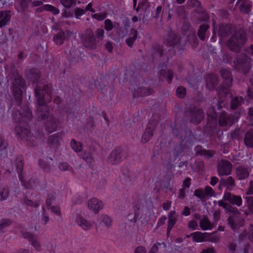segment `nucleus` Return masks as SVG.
<instances>
[{"label": "nucleus", "instance_id": "7ed1b4c3", "mask_svg": "<svg viewBox=\"0 0 253 253\" xmlns=\"http://www.w3.org/2000/svg\"><path fill=\"white\" fill-rule=\"evenodd\" d=\"M123 149L121 147L115 148L111 152L108 161L112 164H116L121 162L123 159Z\"/></svg>", "mask_w": 253, "mask_h": 253}, {"label": "nucleus", "instance_id": "ea45409f", "mask_svg": "<svg viewBox=\"0 0 253 253\" xmlns=\"http://www.w3.org/2000/svg\"><path fill=\"white\" fill-rule=\"evenodd\" d=\"M84 10L83 9H77L75 12V16L77 18H79V17L84 14Z\"/></svg>", "mask_w": 253, "mask_h": 253}, {"label": "nucleus", "instance_id": "6e6d98bb", "mask_svg": "<svg viewBox=\"0 0 253 253\" xmlns=\"http://www.w3.org/2000/svg\"><path fill=\"white\" fill-rule=\"evenodd\" d=\"M248 194H253V183L251 184L250 189L248 192Z\"/></svg>", "mask_w": 253, "mask_h": 253}, {"label": "nucleus", "instance_id": "13d9d810", "mask_svg": "<svg viewBox=\"0 0 253 253\" xmlns=\"http://www.w3.org/2000/svg\"><path fill=\"white\" fill-rule=\"evenodd\" d=\"M227 181L228 183L230 185H233L234 184V180L231 177L228 178Z\"/></svg>", "mask_w": 253, "mask_h": 253}, {"label": "nucleus", "instance_id": "49530a36", "mask_svg": "<svg viewBox=\"0 0 253 253\" xmlns=\"http://www.w3.org/2000/svg\"><path fill=\"white\" fill-rule=\"evenodd\" d=\"M171 206V202L168 201L163 204L164 209L165 210H168Z\"/></svg>", "mask_w": 253, "mask_h": 253}, {"label": "nucleus", "instance_id": "79ce46f5", "mask_svg": "<svg viewBox=\"0 0 253 253\" xmlns=\"http://www.w3.org/2000/svg\"><path fill=\"white\" fill-rule=\"evenodd\" d=\"M163 76L168 78V81L169 82L171 81V80L172 78L173 74H172V72L169 71L168 73H167L166 75H163Z\"/></svg>", "mask_w": 253, "mask_h": 253}, {"label": "nucleus", "instance_id": "052dcab7", "mask_svg": "<svg viewBox=\"0 0 253 253\" xmlns=\"http://www.w3.org/2000/svg\"><path fill=\"white\" fill-rule=\"evenodd\" d=\"M190 2L191 3V4L194 5H197L199 3L198 1H197V0H191Z\"/></svg>", "mask_w": 253, "mask_h": 253}, {"label": "nucleus", "instance_id": "0e129e2a", "mask_svg": "<svg viewBox=\"0 0 253 253\" xmlns=\"http://www.w3.org/2000/svg\"><path fill=\"white\" fill-rule=\"evenodd\" d=\"M249 114L251 115H253V109H252V108L250 109V110H249Z\"/></svg>", "mask_w": 253, "mask_h": 253}, {"label": "nucleus", "instance_id": "bb28decb", "mask_svg": "<svg viewBox=\"0 0 253 253\" xmlns=\"http://www.w3.org/2000/svg\"><path fill=\"white\" fill-rule=\"evenodd\" d=\"M91 16L93 19L101 21L105 18L106 15L105 13H99L93 14Z\"/></svg>", "mask_w": 253, "mask_h": 253}, {"label": "nucleus", "instance_id": "603ef678", "mask_svg": "<svg viewBox=\"0 0 253 253\" xmlns=\"http://www.w3.org/2000/svg\"><path fill=\"white\" fill-rule=\"evenodd\" d=\"M141 94L143 95H148L150 94L149 91H146V89L142 88L141 89Z\"/></svg>", "mask_w": 253, "mask_h": 253}, {"label": "nucleus", "instance_id": "f8f14e48", "mask_svg": "<svg viewBox=\"0 0 253 253\" xmlns=\"http://www.w3.org/2000/svg\"><path fill=\"white\" fill-rule=\"evenodd\" d=\"M24 237L25 238H28L31 241V244L34 247L35 249L38 250L40 248V245L38 241V239L33 236L30 233H27L24 234Z\"/></svg>", "mask_w": 253, "mask_h": 253}, {"label": "nucleus", "instance_id": "aec40b11", "mask_svg": "<svg viewBox=\"0 0 253 253\" xmlns=\"http://www.w3.org/2000/svg\"><path fill=\"white\" fill-rule=\"evenodd\" d=\"M131 34L132 37H129L126 40V42L127 44L129 46H131L133 44V42L135 40L136 37H137V32L135 30H132L131 31Z\"/></svg>", "mask_w": 253, "mask_h": 253}, {"label": "nucleus", "instance_id": "4468645a", "mask_svg": "<svg viewBox=\"0 0 253 253\" xmlns=\"http://www.w3.org/2000/svg\"><path fill=\"white\" fill-rule=\"evenodd\" d=\"M176 221L174 212H170L169 214L168 226L167 233L169 234L171 229L173 227Z\"/></svg>", "mask_w": 253, "mask_h": 253}, {"label": "nucleus", "instance_id": "a211bd4d", "mask_svg": "<svg viewBox=\"0 0 253 253\" xmlns=\"http://www.w3.org/2000/svg\"><path fill=\"white\" fill-rule=\"evenodd\" d=\"M71 146L72 149L77 153L80 152L83 149V145L81 142H77L73 139L71 142Z\"/></svg>", "mask_w": 253, "mask_h": 253}, {"label": "nucleus", "instance_id": "a19ab883", "mask_svg": "<svg viewBox=\"0 0 253 253\" xmlns=\"http://www.w3.org/2000/svg\"><path fill=\"white\" fill-rule=\"evenodd\" d=\"M59 169L62 170H66L68 169L69 166L66 163H63L60 164Z\"/></svg>", "mask_w": 253, "mask_h": 253}, {"label": "nucleus", "instance_id": "de8ad7c7", "mask_svg": "<svg viewBox=\"0 0 253 253\" xmlns=\"http://www.w3.org/2000/svg\"><path fill=\"white\" fill-rule=\"evenodd\" d=\"M80 157H81L82 159L85 160L87 161V158L89 156V154H86V153L83 152V153L80 154Z\"/></svg>", "mask_w": 253, "mask_h": 253}, {"label": "nucleus", "instance_id": "c85d7f7f", "mask_svg": "<svg viewBox=\"0 0 253 253\" xmlns=\"http://www.w3.org/2000/svg\"><path fill=\"white\" fill-rule=\"evenodd\" d=\"M204 192L206 197H211L214 195V193L212 189L209 186H207L205 188Z\"/></svg>", "mask_w": 253, "mask_h": 253}, {"label": "nucleus", "instance_id": "4d7b16f0", "mask_svg": "<svg viewBox=\"0 0 253 253\" xmlns=\"http://www.w3.org/2000/svg\"><path fill=\"white\" fill-rule=\"evenodd\" d=\"M6 144L1 140L0 139V149H4L5 147Z\"/></svg>", "mask_w": 253, "mask_h": 253}, {"label": "nucleus", "instance_id": "2f4dec72", "mask_svg": "<svg viewBox=\"0 0 253 253\" xmlns=\"http://www.w3.org/2000/svg\"><path fill=\"white\" fill-rule=\"evenodd\" d=\"M104 31L102 29H98L96 31V36L99 40H102L103 39Z\"/></svg>", "mask_w": 253, "mask_h": 253}, {"label": "nucleus", "instance_id": "f704fd0d", "mask_svg": "<svg viewBox=\"0 0 253 253\" xmlns=\"http://www.w3.org/2000/svg\"><path fill=\"white\" fill-rule=\"evenodd\" d=\"M105 28L107 31H110L112 29L113 24L110 20L106 19L105 21Z\"/></svg>", "mask_w": 253, "mask_h": 253}, {"label": "nucleus", "instance_id": "4c0bfd02", "mask_svg": "<svg viewBox=\"0 0 253 253\" xmlns=\"http://www.w3.org/2000/svg\"><path fill=\"white\" fill-rule=\"evenodd\" d=\"M146 249L142 246H139L137 247L134 252V253H146Z\"/></svg>", "mask_w": 253, "mask_h": 253}, {"label": "nucleus", "instance_id": "2eb2a0df", "mask_svg": "<svg viewBox=\"0 0 253 253\" xmlns=\"http://www.w3.org/2000/svg\"><path fill=\"white\" fill-rule=\"evenodd\" d=\"M201 228L204 230H211L212 228V224L206 218H203L200 221Z\"/></svg>", "mask_w": 253, "mask_h": 253}, {"label": "nucleus", "instance_id": "a878e982", "mask_svg": "<svg viewBox=\"0 0 253 253\" xmlns=\"http://www.w3.org/2000/svg\"><path fill=\"white\" fill-rule=\"evenodd\" d=\"M64 33L62 32L54 37V40L56 44H61L64 41Z\"/></svg>", "mask_w": 253, "mask_h": 253}, {"label": "nucleus", "instance_id": "f257e3e1", "mask_svg": "<svg viewBox=\"0 0 253 253\" xmlns=\"http://www.w3.org/2000/svg\"><path fill=\"white\" fill-rule=\"evenodd\" d=\"M191 237L193 241L197 243H201L206 241H215L218 239L217 237H213L212 234L208 233H202L201 232L196 231L191 233L187 237Z\"/></svg>", "mask_w": 253, "mask_h": 253}, {"label": "nucleus", "instance_id": "dca6fc26", "mask_svg": "<svg viewBox=\"0 0 253 253\" xmlns=\"http://www.w3.org/2000/svg\"><path fill=\"white\" fill-rule=\"evenodd\" d=\"M244 141L247 146H253V131H250L246 134Z\"/></svg>", "mask_w": 253, "mask_h": 253}, {"label": "nucleus", "instance_id": "c756f323", "mask_svg": "<svg viewBox=\"0 0 253 253\" xmlns=\"http://www.w3.org/2000/svg\"><path fill=\"white\" fill-rule=\"evenodd\" d=\"M242 101V98L241 97H235L234 98L231 103V108L232 109L235 108L237 105Z\"/></svg>", "mask_w": 253, "mask_h": 253}, {"label": "nucleus", "instance_id": "ddd939ff", "mask_svg": "<svg viewBox=\"0 0 253 253\" xmlns=\"http://www.w3.org/2000/svg\"><path fill=\"white\" fill-rule=\"evenodd\" d=\"M237 176L239 179H243L249 175V171L247 169L242 167H239L236 170Z\"/></svg>", "mask_w": 253, "mask_h": 253}, {"label": "nucleus", "instance_id": "c9c22d12", "mask_svg": "<svg viewBox=\"0 0 253 253\" xmlns=\"http://www.w3.org/2000/svg\"><path fill=\"white\" fill-rule=\"evenodd\" d=\"M8 192L6 189H2L0 190V198L2 200H5L8 196Z\"/></svg>", "mask_w": 253, "mask_h": 253}, {"label": "nucleus", "instance_id": "e2e57ef3", "mask_svg": "<svg viewBox=\"0 0 253 253\" xmlns=\"http://www.w3.org/2000/svg\"><path fill=\"white\" fill-rule=\"evenodd\" d=\"M252 235H250V236H249V238L250 240H252L253 241V230H252Z\"/></svg>", "mask_w": 253, "mask_h": 253}, {"label": "nucleus", "instance_id": "0eeeda50", "mask_svg": "<svg viewBox=\"0 0 253 253\" xmlns=\"http://www.w3.org/2000/svg\"><path fill=\"white\" fill-rule=\"evenodd\" d=\"M76 222L84 230H89L93 227V223L91 222L87 221L83 217H78L76 219Z\"/></svg>", "mask_w": 253, "mask_h": 253}, {"label": "nucleus", "instance_id": "cd10ccee", "mask_svg": "<svg viewBox=\"0 0 253 253\" xmlns=\"http://www.w3.org/2000/svg\"><path fill=\"white\" fill-rule=\"evenodd\" d=\"M186 94V90L182 87H179L176 90V95L179 98L183 97Z\"/></svg>", "mask_w": 253, "mask_h": 253}, {"label": "nucleus", "instance_id": "a18cd8bd", "mask_svg": "<svg viewBox=\"0 0 253 253\" xmlns=\"http://www.w3.org/2000/svg\"><path fill=\"white\" fill-rule=\"evenodd\" d=\"M106 49L109 52H111L113 49L112 44L110 42H107L105 44Z\"/></svg>", "mask_w": 253, "mask_h": 253}, {"label": "nucleus", "instance_id": "774afa93", "mask_svg": "<svg viewBox=\"0 0 253 253\" xmlns=\"http://www.w3.org/2000/svg\"><path fill=\"white\" fill-rule=\"evenodd\" d=\"M250 49L252 51V54H253V45H251L250 47Z\"/></svg>", "mask_w": 253, "mask_h": 253}, {"label": "nucleus", "instance_id": "393cba45", "mask_svg": "<svg viewBox=\"0 0 253 253\" xmlns=\"http://www.w3.org/2000/svg\"><path fill=\"white\" fill-rule=\"evenodd\" d=\"M165 247V245L164 243L156 244L152 247L149 253H156L158 250Z\"/></svg>", "mask_w": 253, "mask_h": 253}, {"label": "nucleus", "instance_id": "3c124183", "mask_svg": "<svg viewBox=\"0 0 253 253\" xmlns=\"http://www.w3.org/2000/svg\"><path fill=\"white\" fill-rule=\"evenodd\" d=\"M17 167H18V172H20L22 169V167H23V162H22V160L21 159H20Z\"/></svg>", "mask_w": 253, "mask_h": 253}, {"label": "nucleus", "instance_id": "473e14b6", "mask_svg": "<svg viewBox=\"0 0 253 253\" xmlns=\"http://www.w3.org/2000/svg\"><path fill=\"white\" fill-rule=\"evenodd\" d=\"M219 206L223 207L225 209H226L227 211H229V212H232L233 211V208L232 207H230V206L226 204V203H224L222 201H219L218 202Z\"/></svg>", "mask_w": 253, "mask_h": 253}, {"label": "nucleus", "instance_id": "7c9ffc66", "mask_svg": "<svg viewBox=\"0 0 253 253\" xmlns=\"http://www.w3.org/2000/svg\"><path fill=\"white\" fill-rule=\"evenodd\" d=\"M194 194L201 199H204L206 197L204 191H203L200 189H197L196 190Z\"/></svg>", "mask_w": 253, "mask_h": 253}, {"label": "nucleus", "instance_id": "338daca9", "mask_svg": "<svg viewBox=\"0 0 253 253\" xmlns=\"http://www.w3.org/2000/svg\"><path fill=\"white\" fill-rule=\"evenodd\" d=\"M132 20L133 22H136L137 21V17L135 16V17H133V18H132Z\"/></svg>", "mask_w": 253, "mask_h": 253}, {"label": "nucleus", "instance_id": "9b49d317", "mask_svg": "<svg viewBox=\"0 0 253 253\" xmlns=\"http://www.w3.org/2000/svg\"><path fill=\"white\" fill-rule=\"evenodd\" d=\"M9 12L6 11L0 12V28L6 25L10 20Z\"/></svg>", "mask_w": 253, "mask_h": 253}, {"label": "nucleus", "instance_id": "58836bf2", "mask_svg": "<svg viewBox=\"0 0 253 253\" xmlns=\"http://www.w3.org/2000/svg\"><path fill=\"white\" fill-rule=\"evenodd\" d=\"M188 226L192 229L195 230L198 227V223L194 220L190 221L189 222Z\"/></svg>", "mask_w": 253, "mask_h": 253}, {"label": "nucleus", "instance_id": "f03ea898", "mask_svg": "<svg viewBox=\"0 0 253 253\" xmlns=\"http://www.w3.org/2000/svg\"><path fill=\"white\" fill-rule=\"evenodd\" d=\"M82 40L85 47L92 49L96 47V41L92 31L87 30L84 35H83Z\"/></svg>", "mask_w": 253, "mask_h": 253}, {"label": "nucleus", "instance_id": "6ab92c4d", "mask_svg": "<svg viewBox=\"0 0 253 253\" xmlns=\"http://www.w3.org/2000/svg\"><path fill=\"white\" fill-rule=\"evenodd\" d=\"M100 223L104 224L105 226H109L111 224L112 219L107 215H101L99 217Z\"/></svg>", "mask_w": 253, "mask_h": 253}, {"label": "nucleus", "instance_id": "09e8293b", "mask_svg": "<svg viewBox=\"0 0 253 253\" xmlns=\"http://www.w3.org/2000/svg\"><path fill=\"white\" fill-rule=\"evenodd\" d=\"M183 214L187 216L190 214V210L188 207H185L182 212Z\"/></svg>", "mask_w": 253, "mask_h": 253}, {"label": "nucleus", "instance_id": "6e6552de", "mask_svg": "<svg viewBox=\"0 0 253 253\" xmlns=\"http://www.w3.org/2000/svg\"><path fill=\"white\" fill-rule=\"evenodd\" d=\"M154 126L151 124L148 125L143 134L141 138V141L143 143L147 142L152 137L153 134Z\"/></svg>", "mask_w": 253, "mask_h": 253}, {"label": "nucleus", "instance_id": "69168bd1", "mask_svg": "<svg viewBox=\"0 0 253 253\" xmlns=\"http://www.w3.org/2000/svg\"><path fill=\"white\" fill-rule=\"evenodd\" d=\"M161 7L160 6H158L157 8V12H160L161 11Z\"/></svg>", "mask_w": 253, "mask_h": 253}, {"label": "nucleus", "instance_id": "680f3d73", "mask_svg": "<svg viewBox=\"0 0 253 253\" xmlns=\"http://www.w3.org/2000/svg\"><path fill=\"white\" fill-rule=\"evenodd\" d=\"M165 220H166V218L160 219L159 221V224H160V222H162V223L163 224V223L165 222Z\"/></svg>", "mask_w": 253, "mask_h": 253}, {"label": "nucleus", "instance_id": "1a4fd4ad", "mask_svg": "<svg viewBox=\"0 0 253 253\" xmlns=\"http://www.w3.org/2000/svg\"><path fill=\"white\" fill-rule=\"evenodd\" d=\"M54 200L53 198H49L46 199L45 202V205L47 209H51V211L52 212L57 215L60 214V209L58 206H51V204L54 202Z\"/></svg>", "mask_w": 253, "mask_h": 253}, {"label": "nucleus", "instance_id": "c03bdc74", "mask_svg": "<svg viewBox=\"0 0 253 253\" xmlns=\"http://www.w3.org/2000/svg\"><path fill=\"white\" fill-rule=\"evenodd\" d=\"M190 179H186L183 183V186L185 188H188L190 186Z\"/></svg>", "mask_w": 253, "mask_h": 253}, {"label": "nucleus", "instance_id": "20e7f679", "mask_svg": "<svg viewBox=\"0 0 253 253\" xmlns=\"http://www.w3.org/2000/svg\"><path fill=\"white\" fill-rule=\"evenodd\" d=\"M103 207V203L96 198H91L87 202L88 209L94 213H98Z\"/></svg>", "mask_w": 253, "mask_h": 253}, {"label": "nucleus", "instance_id": "9d476101", "mask_svg": "<svg viewBox=\"0 0 253 253\" xmlns=\"http://www.w3.org/2000/svg\"><path fill=\"white\" fill-rule=\"evenodd\" d=\"M245 41V38L244 36L241 35L238 38V34L236 36L235 38H233L230 42V46L232 49H235L234 45L238 46L239 44L244 42Z\"/></svg>", "mask_w": 253, "mask_h": 253}, {"label": "nucleus", "instance_id": "72a5a7b5", "mask_svg": "<svg viewBox=\"0 0 253 253\" xmlns=\"http://www.w3.org/2000/svg\"><path fill=\"white\" fill-rule=\"evenodd\" d=\"M61 3L66 7H70L74 2L73 0H59Z\"/></svg>", "mask_w": 253, "mask_h": 253}, {"label": "nucleus", "instance_id": "b1692460", "mask_svg": "<svg viewBox=\"0 0 253 253\" xmlns=\"http://www.w3.org/2000/svg\"><path fill=\"white\" fill-rule=\"evenodd\" d=\"M25 203L27 206L31 207L33 208H36L40 205V202L39 200H35L33 201L32 200L27 199L25 200Z\"/></svg>", "mask_w": 253, "mask_h": 253}, {"label": "nucleus", "instance_id": "37998d69", "mask_svg": "<svg viewBox=\"0 0 253 253\" xmlns=\"http://www.w3.org/2000/svg\"><path fill=\"white\" fill-rule=\"evenodd\" d=\"M201 253H215V251L212 248H209L207 249L203 250Z\"/></svg>", "mask_w": 253, "mask_h": 253}, {"label": "nucleus", "instance_id": "864d4df0", "mask_svg": "<svg viewBox=\"0 0 253 253\" xmlns=\"http://www.w3.org/2000/svg\"><path fill=\"white\" fill-rule=\"evenodd\" d=\"M92 4L91 3H89V4H87V5L86 7V10L93 12L94 10L92 8Z\"/></svg>", "mask_w": 253, "mask_h": 253}, {"label": "nucleus", "instance_id": "412c9836", "mask_svg": "<svg viewBox=\"0 0 253 253\" xmlns=\"http://www.w3.org/2000/svg\"><path fill=\"white\" fill-rule=\"evenodd\" d=\"M209 28V26L207 25H203L200 26V28L199 29V32H198V35L199 38L202 39L204 40L205 38V34L206 33V32L207 30Z\"/></svg>", "mask_w": 253, "mask_h": 253}, {"label": "nucleus", "instance_id": "8fccbe9b", "mask_svg": "<svg viewBox=\"0 0 253 253\" xmlns=\"http://www.w3.org/2000/svg\"><path fill=\"white\" fill-rule=\"evenodd\" d=\"M218 181V178L215 177H213L211 178V184L214 186Z\"/></svg>", "mask_w": 253, "mask_h": 253}, {"label": "nucleus", "instance_id": "f3484780", "mask_svg": "<svg viewBox=\"0 0 253 253\" xmlns=\"http://www.w3.org/2000/svg\"><path fill=\"white\" fill-rule=\"evenodd\" d=\"M16 8L18 11H22L30 0H16Z\"/></svg>", "mask_w": 253, "mask_h": 253}, {"label": "nucleus", "instance_id": "4be33fe9", "mask_svg": "<svg viewBox=\"0 0 253 253\" xmlns=\"http://www.w3.org/2000/svg\"><path fill=\"white\" fill-rule=\"evenodd\" d=\"M42 9L43 10L51 11L54 14H57L59 12V10L57 8L50 4H45L43 5Z\"/></svg>", "mask_w": 253, "mask_h": 253}, {"label": "nucleus", "instance_id": "bf43d9fd", "mask_svg": "<svg viewBox=\"0 0 253 253\" xmlns=\"http://www.w3.org/2000/svg\"><path fill=\"white\" fill-rule=\"evenodd\" d=\"M42 220L43 223H46L48 220V218L46 216H44Z\"/></svg>", "mask_w": 253, "mask_h": 253}, {"label": "nucleus", "instance_id": "423d86ee", "mask_svg": "<svg viewBox=\"0 0 253 253\" xmlns=\"http://www.w3.org/2000/svg\"><path fill=\"white\" fill-rule=\"evenodd\" d=\"M224 199L229 203L235 204L237 206H240L242 205V199L240 197L231 195L230 193L226 192L224 194Z\"/></svg>", "mask_w": 253, "mask_h": 253}, {"label": "nucleus", "instance_id": "e433bc0d", "mask_svg": "<svg viewBox=\"0 0 253 253\" xmlns=\"http://www.w3.org/2000/svg\"><path fill=\"white\" fill-rule=\"evenodd\" d=\"M247 202L249 210H250L251 212H253V198H248Z\"/></svg>", "mask_w": 253, "mask_h": 253}, {"label": "nucleus", "instance_id": "5fc2aeb1", "mask_svg": "<svg viewBox=\"0 0 253 253\" xmlns=\"http://www.w3.org/2000/svg\"><path fill=\"white\" fill-rule=\"evenodd\" d=\"M42 4V2L40 0H36L33 2V5L34 6H37Z\"/></svg>", "mask_w": 253, "mask_h": 253}, {"label": "nucleus", "instance_id": "5701e85b", "mask_svg": "<svg viewBox=\"0 0 253 253\" xmlns=\"http://www.w3.org/2000/svg\"><path fill=\"white\" fill-rule=\"evenodd\" d=\"M229 222L231 225V227L233 229H236L243 225L242 220H241L240 223H237L238 222V221H237L236 219H232L231 218L229 219Z\"/></svg>", "mask_w": 253, "mask_h": 253}, {"label": "nucleus", "instance_id": "39448f33", "mask_svg": "<svg viewBox=\"0 0 253 253\" xmlns=\"http://www.w3.org/2000/svg\"><path fill=\"white\" fill-rule=\"evenodd\" d=\"M231 165L229 162L222 161L219 165L218 171L220 175H228L230 173Z\"/></svg>", "mask_w": 253, "mask_h": 253}]
</instances>
